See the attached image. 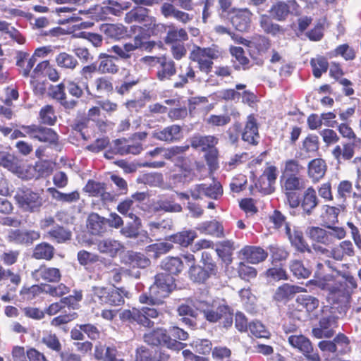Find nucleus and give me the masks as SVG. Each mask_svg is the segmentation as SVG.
I'll list each match as a JSON object with an SVG mask.
<instances>
[{
    "label": "nucleus",
    "instance_id": "obj_1",
    "mask_svg": "<svg viewBox=\"0 0 361 361\" xmlns=\"http://www.w3.org/2000/svg\"><path fill=\"white\" fill-rule=\"evenodd\" d=\"M174 288V279L171 274H158L155 276L154 284L149 288V295L142 294L140 296L139 300L141 303L151 305L161 304L162 300L167 297Z\"/></svg>",
    "mask_w": 361,
    "mask_h": 361
},
{
    "label": "nucleus",
    "instance_id": "obj_2",
    "mask_svg": "<svg viewBox=\"0 0 361 361\" xmlns=\"http://www.w3.org/2000/svg\"><path fill=\"white\" fill-rule=\"evenodd\" d=\"M192 305L203 313L204 317L209 322H216L229 312V307L224 300H214L212 303L195 298Z\"/></svg>",
    "mask_w": 361,
    "mask_h": 361
},
{
    "label": "nucleus",
    "instance_id": "obj_3",
    "mask_svg": "<svg viewBox=\"0 0 361 361\" xmlns=\"http://www.w3.org/2000/svg\"><path fill=\"white\" fill-rule=\"evenodd\" d=\"M159 314L160 312L154 307H143L141 309L125 310L120 313V318L123 321L135 322L150 328L154 324L152 319H157Z\"/></svg>",
    "mask_w": 361,
    "mask_h": 361
},
{
    "label": "nucleus",
    "instance_id": "obj_4",
    "mask_svg": "<svg viewBox=\"0 0 361 361\" xmlns=\"http://www.w3.org/2000/svg\"><path fill=\"white\" fill-rule=\"evenodd\" d=\"M154 44V42L144 43L142 37L135 35L128 42L114 45L111 51L117 56V59L128 60L133 56L137 49H145L150 51Z\"/></svg>",
    "mask_w": 361,
    "mask_h": 361
},
{
    "label": "nucleus",
    "instance_id": "obj_5",
    "mask_svg": "<svg viewBox=\"0 0 361 361\" xmlns=\"http://www.w3.org/2000/svg\"><path fill=\"white\" fill-rule=\"evenodd\" d=\"M15 199L18 207L24 212H37L42 205V198L40 195L30 189H18L15 195Z\"/></svg>",
    "mask_w": 361,
    "mask_h": 361
},
{
    "label": "nucleus",
    "instance_id": "obj_6",
    "mask_svg": "<svg viewBox=\"0 0 361 361\" xmlns=\"http://www.w3.org/2000/svg\"><path fill=\"white\" fill-rule=\"evenodd\" d=\"M318 286L329 291L328 298L334 303L345 305L349 302L351 298V290L348 289L346 285L341 281L328 283L323 281L318 282Z\"/></svg>",
    "mask_w": 361,
    "mask_h": 361
},
{
    "label": "nucleus",
    "instance_id": "obj_7",
    "mask_svg": "<svg viewBox=\"0 0 361 361\" xmlns=\"http://www.w3.org/2000/svg\"><path fill=\"white\" fill-rule=\"evenodd\" d=\"M190 192L193 200L204 197L218 200L223 195V188L219 182L214 180L211 183L196 184L190 188Z\"/></svg>",
    "mask_w": 361,
    "mask_h": 361
},
{
    "label": "nucleus",
    "instance_id": "obj_8",
    "mask_svg": "<svg viewBox=\"0 0 361 361\" xmlns=\"http://www.w3.org/2000/svg\"><path fill=\"white\" fill-rule=\"evenodd\" d=\"M21 129H23L30 138L36 139L39 142L56 145L59 140L57 133L49 128L38 125H30L22 126Z\"/></svg>",
    "mask_w": 361,
    "mask_h": 361
},
{
    "label": "nucleus",
    "instance_id": "obj_9",
    "mask_svg": "<svg viewBox=\"0 0 361 361\" xmlns=\"http://www.w3.org/2000/svg\"><path fill=\"white\" fill-rule=\"evenodd\" d=\"M289 344L302 353L309 361H320L317 353L313 351L310 341L303 335H291L288 338Z\"/></svg>",
    "mask_w": 361,
    "mask_h": 361
},
{
    "label": "nucleus",
    "instance_id": "obj_10",
    "mask_svg": "<svg viewBox=\"0 0 361 361\" xmlns=\"http://www.w3.org/2000/svg\"><path fill=\"white\" fill-rule=\"evenodd\" d=\"M299 6L295 0H288L287 3L277 1L269 9L271 16L278 21H284L290 13L298 15Z\"/></svg>",
    "mask_w": 361,
    "mask_h": 361
},
{
    "label": "nucleus",
    "instance_id": "obj_11",
    "mask_svg": "<svg viewBox=\"0 0 361 361\" xmlns=\"http://www.w3.org/2000/svg\"><path fill=\"white\" fill-rule=\"evenodd\" d=\"M141 24H142V26L138 27L140 32L136 36L142 37L144 43L149 42L147 39L151 35H158L166 30V25L162 23H157L156 19L150 16L149 13H147Z\"/></svg>",
    "mask_w": 361,
    "mask_h": 361
},
{
    "label": "nucleus",
    "instance_id": "obj_12",
    "mask_svg": "<svg viewBox=\"0 0 361 361\" xmlns=\"http://www.w3.org/2000/svg\"><path fill=\"white\" fill-rule=\"evenodd\" d=\"M252 13L248 8H233L228 17L233 26L240 32H247L251 24Z\"/></svg>",
    "mask_w": 361,
    "mask_h": 361
},
{
    "label": "nucleus",
    "instance_id": "obj_13",
    "mask_svg": "<svg viewBox=\"0 0 361 361\" xmlns=\"http://www.w3.org/2000/svg\"><path fill=\"white\" fill-rule=\"evenodd\" d=\"M32 276L37 281L55 283L60 281L61 274L57 268L40 266L39 269L32 272Z\"/></svg>",
    "mask_w": 361,
    "mask_h": 361
},
{
    "label": "nucleus",
    "instance_id": "obj_14",
    "mask_svg": "<svg viewBox=\"0 0 361 361\" xmlns=\"http://www.w3.org/2000/svg\"><path fill=\"white\" fill-rule=\"evenodd\" d=\"M176 74L175 62L169 57L161 55V61L157 71V78L159 81L169 80Z\"/></svg>",
    "mask_w": 361,
    "mask_h": 361
},
{
    "label": "nucleus",
    "instance_id": "obj_15",
    "mask_svg": "<svg viewBox=\"0 0 361 361\" xmlns=\"http://www.w3.org/2000/svg\"><path fill=\"white\" fill-rule=\"evenodd\" d=\"M161 12L165 18H173L183 24H186L193 19V15L179 10L170 3H164L161 7Z\"/></svg>",
    "mask_w": 361,
    "mask_h": 361
},
{
    "label": "nucleus",
    "instance_id": "obj_16",
    "mask_svg": "<svg viewBox=\"0 0 361 361\" xmlns=\"http://www.w3.org/2000/svg\"><path fill=\"white\" fill-rule=\"evenodd\" d=\"M258 123L254 115H249L242 133V139L251 145H257L259 139Z\"/></svg>",
    "mask_w": 361,
    "mask_h": 361
},
{
    "label": "nucleus",
    "instance_id": "obj_17",
    "mask_svg": "<svg viewBox=\"0 0 361 361\" xmlns=\"http://www.w3.org/2000/svg\"><path fill=\"white\" fill-rule=\"evenodd\" d=\"M182 136L178 125H171L160 130H154L152 137L161 141L173 142L179 140Z\"/></svg>",
    "mask_w": 361,
    "mask_h": 361
},
{
    "label": "nucleus",
    "instance_id": "obj_18",
    "mask_svg": "<svg viewBox=\"0 0 361 361\" xmlns=\"http://www.w3.org/2000/svg\"><path fill=\"white\" fill-rule=\"evenodd\" d=\"M39 237V233L36 231L11 230L8 234L10 241L19 244H32Z\"/></svg>",
    "mask_w": 361,
    "mask_h": 361
},
{
    "label": "nucleus",
    "instance_id": "obj_19",
    "mask_svg": "<svg viewBox=\"0 0 361 361\" xmlns=\"http://www.w3.org/2000/svg\"><path fill=\"white\" fill-rule=\"evenodd\" d=\"M94 245L99 252L112 257L116 256L119 251L123 249V245L119 241L111 238L97 240Z\"/></svg>",
    "mask_w": 361,
    "mask_h": 361
},
{
    "label": "nucleus",
    "instance_id": "obj_20",
    "mask_svg": "<svg viewBox=\"0 0 361 361\" xmlns=\"http://www.w3.org/2000/svg\"><path fill=\"white\" fill-rule=\"evenodd\" d=\"M243 258L250 264H258L266 259L267 252L262 248L256 246H245L240 250Z\"/></svg>",
    "mask_w": 361,
    "mask_h": 361
},
{
    "label": "nucleus",
    "instance_id": "obj_21",
    "mask_svg": "<svg viewBox=\"0 0 361 361\" xmlns=\"http://www.w3.org/2000/svg\"><path fill=\"white\" fill-rule=\"evenodd\" d=\"M305 291L301 286L284 283L279 286L274 294V299L279 302H286L293 298L296 293Z\"/></svg>",
    "mask_w": 361,
    "mask_h": 361
},
{
    "label": "nucleus",
    "instance_id": "obj_22",
    "mask_svg": "<svg viewBox=\"0 0 361 361\" xmlns=\"http://www.w3.org/2000/svg\"><path fill=\"white\" fill-rule=\"evenodd\" d=\"M319 199L316 191L312 187H309L303 193L301 207L303 212L310 215L318 205Z\"/></svg>",
    "mask_w": 361,
    "mask_h": 361
},
{
    "label": "nucleus",
    "instance_id": "obj_23",
    "mask_svg": "<svg viewBox=\"0 0 361 361\" xmlns=\"http://www.w3.org/2000/svg\"><path fill=\"white\" fill-rule=\"evenodd\" d=\"M285 233L289 239L291 245L298 251L301 252H311V250L303 238L302 232L295 229L292 231L290 227H286V232Z\"/></svg>",
    "mask_w": 361,
    "mask_h": 361
},
{
    "label": "nucleus",
    "instance_id": "obj_24",
    "mask_svg": "<svg viewBox=\"0 0 361 361\" xmlns=\"http://www.w3.org/2000/svg\"><path fill=\"white\" fill-rule=\"evenodd\" d=\"M217 142V138L212 135H195L192 137L190 143L192 147L195 149L209 152L212 149H215Z\"/></svg>",
    "mask_w": 361,
    "mask_h": 361
},
{
    "label": "nucleus",
    "instance_id": "obj_25",
    "mask_svg": "<svg viewBox=\"0 0 361 361\" xmlns=\"http://www.w3.org/2000/svg\"><path fill=\"white\" fill-rule=\"evenodd\" d=\"M100 62L97 66L98 71L102 74H115L118 71V66L116 63V57L101 54L99 56Z\"/></svg>",
    "mask_w": 361,
    "mask_h": 361
},
{
    "label": "nucleus",
    "instance_id": "obj_26",
    "mask_svg": "<svg viewBox=\"0 0 361 361\" xmlns=\"http://www.w3.org/2000/svg\"><path fill=\"white\" fill-rule=\"evenodd\" d=\"M326 162L322 159H314L308 164V176L314 182L321 179L326 173Z\"/></svg>",
    "mask_w": 361,
    "mask_h": 361
},
{
    "label": "nucleus",
    "instance_id": "obj_27",
    "mask_svg": "<svg viewBox=\"0 0 361 361\" xmlns=\"http://www.w3.org/2000/svg\"><path fill=\"white\" fill-rule=\"evenodd\" d=\"M196 228L203 234L212 235L218 238L224 236L223 226L216 221L202 222L199 224Z\"/></svg>",
    "mask_w": 361,
    "mask_h": 361
},
{
    "label": "nucleus",
    "instance_id": "obj_28",
    "mask_svg": "<svg viewBox=\"0 0 361 361\" xmlns=\"http://www.w3.org/2000/svg\"><path fill=\"white\" fill-rule=\"evenodd\" d=\"M128 217L133 220L129 222L125 227H123L120 232L126 238H135L139 235V230L142 226L141 220L133 213H129Z\"/></svg>",
    "mask_w": 361,
    "mask_h": 361
},
{
    "label": "nucleus",
    "instance_id": "obj_29",
    "mask_svg": "<svg viewBox=\"0 0 361 361\" xmlns=\"http://www.w3.org/2000/svg\"><path fill=\"white\" fill-rule=\"evenodd\" d=\"M56 11L57 13H59L60 16H61L62 13H66V15H64V18L59 20V23L63 25L81 20L82 18H80L79 15L87 14V13L85 11H82L81 10L77 11L76 9L68 6H62L57 8H56Z\"/></svg>",
    "mask_w": 361,
    "mask_h": 361
},
{
    "label": "nucleus",
    "instance_id": "obj_30",
    "mask_svg": "<svg viewBox=\"0 0 361 361\" xmlns=\"http://www.w3.org/2000/svg\"><path fill=\"white\" fill-rule=\"evenodd\" d=\"M169 338V336L166 334V330L163 329H157L144 335L145 341L152 345L165 346Z\"/></svg>",
    "mask_w": 361,
    "mask_h": 361
},
{
    "label": "nucleus",
    "instance_id": "obj_31",
    "mask_svg": "<svg viewBox=\"0 0 361 361\" xmlns=\"http://www.w3.org/2000/svg\"><path fill=\"white\" fill-rule=\"evenodd\" d=\"M334 247V259L336 261H342L345 257H353L355 254L354 245L349 240H345Z\"/></svg>",
    "mask_w": 361,
    "mask_h": 361
},
{
    "label": "nucleus",
    "instance_id": "obj_32",
    "mask_svg": "<svg viewBox=\"0 0 361 361\" xmlns=\"http://www.w3.org/2000/svg\"><path fill=\"white\" fill-rule=\"evenodd\" d=\"M197 237L194 230H183L169 237V240L182 247H187Z\"/></svg>",
    "mask_w": 361,
    "mask_h": 361
},
{
    "label": "nucleus",
    "instance_id": "obj_33",
    "mask_svg": "<svg viewBox=\"0 0 361 361\" xmlns=\"http://www.w3.org/2000/svg\"><path fill=\"white\" fill-rule=\"evenodd\" d=\"M106 220L96 213H92L87 219V228L93 235H98L104 233L106 230Z\"/></svg>",
    "mask_w": 361,
    "mask_h": 361
},
{
    "label": "nucleus",
    "instance_id": "obj_34",
    "mask_svg": "<svg viewBox=\"0 0 361 361\" xmlns=\"http://www.w3.org/2000/svg\"><path fill=\"white\" fill-rule=\"evenodd\" d=\"M47 192L51 195L53 199L63 203L71 204L76 202L80 199V194L78 191L63 193L59 191L55 188H49Z\"/></svg>",
    "mask_w": 361,
    "mask_h": 361
},
{
    "label": "nucleus",
    "instance_id": "obj_35",
    "mask_svg": "<svg viewBox=\"0 0 361 361\" xmlns=\"http://www.w3.org/2000/svg\"><path fill=\"white\" fill-rule=\"evenodd\" d=\"M235 250L234 243L232 240H226L221 242L216 249L218 255L226 264H231L232 262V254Z\"/></svg>",
    "mask_w": 361,
    "mask_h": 361
},
{
    "label": "nucleus",
    "instance_id": "obj_36",
    "mask_svg": "<svg viewBox=\"0 0 361 361\" xmlns=\"http://www.w3.org/2000/svg\"><path fill=\"white\" fill-rule=\"evenodd\" d=\"M56 63L61 68L73 71L79 63L75 57L66 52H61L56 56Z\"/></svg>",
    "mask_w": 361,
    "mask_h": 361
},
{
    "label": "nucleus",
    "instance_id": "obj_37",
    "mask_svg": "<svg viewBox=\"0 0 361 361\" xmlns=\"http://www.w3.org/2000/svg\"><path fill=\"white\" fill-rule=\"evenodd\" d=\"M161 267L171 274H178L183 269V262L178 257H166L161 262Z\"/></svg>",
    "mask_w": 361,
    "mask_h": 361
},
{
    "label": "nucleus",
    "instance_id": "obj_38",
    "mask_svg": "<svg viewBox=\"0 0 361 361\" xmlns=\"http://www.w3.org/2000/svg\"><path fill=\"white\" fill-rule=\"evenodd\" d=\"M124 297L129 298V292L124 288H114L109 290L108 303L114 306H119L124 304Z\"/></svg>",
    "mask_w": 361,
    "mask_h": 361
},
{
    "label": "nucleus",
    "instance_id": "obj_39",
    "mask_svg": "<svg viewBox=\"0 0 361 361\" xmlns=\"http://www.w3.org/2000/svg\"><path fill=\"white\" fill-rule=\"evenodd\" d=\"M156 211H164L166 212H180L182 207L180 204L174 202L172 198H161L154 204Z\"/></svg>",
    "mask_w": 361,
    "mask_h": 361
},
{
    "label": "nucleus",
    "instance_id": "obj_40",
    "mask_svg": "<svg viewBox=\"0 0 361 361\" xmlns=\"http://www.w3.org/2000/svg\"><path fill=\"white\" fill-rule=\"evenodd\" d=\"M54 248L47 243H42L36 245L32 257L37 259L49 260L53 257Z\"/></svg>",
    "mask_w": 361,
    "mask_h": 361
},
{
    "label": "nucleus",
    "instance_id": "obj_41",
    "mask_svg": "<svg viewBox=\"0 0 361 361\" xmlns=\"http://www.w3.org/2000/svg\"><path fill=\"white\" fill-rule=\"evenodd\" d=\"M344 207L339 205L338 207L325 206L324 212L322 217L325 226L334 225L338 222V216L341 209Z\"/></svg>",
    "mask_w": 361,
    "mask_h": 361
},
{
    "label": "nucleus",
    "instance_id": "obj_42",
    "mask_svg": "<svg viewBox=\"0 0 361 361\" xmlns=\"http://www.w3.org/2000/svg\"><path fill=\"white\" fill-rule=\"evenodd\" d=\"M41 343L49 350L59 353L62 349V345L58 336L51 332H44L41 338Z\"/></svg>",
    "mask_w": 361,
    "mask_h": 361
},
{
    "label": "nucleus",
    "instance_id": "obj_43",
    "mask_svg": "<svg viewBox=\"0 0 361 361\" xmlns=\"http://www.w3.org/2000/svg\"><path fill=\"white\" fill-rule=\"evenodd\" d=\"M269 221L272 224V227L280 231L286 232V227H290L288 222L286 221V216L279 210H274L269 216Z\"/></svg>",
    "mask_w": 361,
    "mask_h": 361
},
{
    "label": "nucleus",
    "instance_id": "obj_44",
    "mask_svg": "<svg viewBox=\"0 0 361 361\" xmlns=\"http://www.w3.org/2000/svg\"><path fill=\"white\" fill-rule=\"evenodd\" d=\"M259 25L264 32L274 36L282 32L281 27L273 23L270 17L266 14L260 16Z\"/></svg>",
    "mask_w": 361,
    "mask_h": 361
},
{
    "label": "nucleus",
    "instance_id": "obj_45",
    "mask_svg": "<svg viewBox=\"0 0 361 361\" xmlns=\"http://www.w3.org/2000/svg\"><path fill=\"white\" fill-rule=\"evenodd\" d=\"M319 326L324 329L325 337L330 338L334 334V329L338 326V317L334 314L323 317L319 320Z\"/></svg>",
    "mask_w": 361,
    "mask_h": 361
},
{
    "label": "nucleus",
    "instance_id": "obj_46",
    "mask_svg": "<svg viewBox=\"0 0 361 361\" xmlns=\"http://www.w3.org/2000/svg\"><path fill=\"white\" fill-rule=\"evenodd\" d=\"M48 237L56 241L59 243H62L71 239V233L60 226H53L48 232Z\"/></svg>",
    "mask_w": 361,
    "mask_h": 361
},
{
    "label": "nucleus",
    "instance_id": "obj_47",
    "mask_svg": "<svg viewBox=\"0 0 361 361\" xmlns=\"http://www.w3.org/2000/svg\"><path fill=\"white\" fill-rule=\"evenodd\" d=\"M289 269L292 274L298 279H307L311 274V270L305 267L303 263L298 259L290 261Z\"/></svg>",
    "mask_w": 361,
    "mask_h": 361
},
{
    "label": "nucleus",
    "instance_id": "obj_48",
    "mask_svg": "<svg viewBox=\"0 0 361 361\" xmlns=\"http://www.w3.org/2000/svg\"><path fill=\"white\" fill-rule=\"evenodd\" d=\"M102 30L106 36L114 39L122 38L127 32L121 24H106L102 27Z\"/></svg>",
    "mask_w": 361,
    "mask_h": 361
},
{
    "label": "nucleus",
    "instance_id": "obj_49",
    "mask_svg": "<svg viewBox=\"0 0 361 361\" xmlns=\"http://www.w3.org/2000/svg\"><path fill=\"white\" fill-rule=\"evenodd\" d=\"M149 11L147 8L143 6L135 7L126 14L124 20L128 24L134 22L141 23Z\"/></svg>",
    "mask_w": 361,
    "mask_h": 361
},
{
    "label": "nucleus",
    "instance_id": "obj_50",
    "mask_svg": "<svg viewBox=\"0 0 361 361\" xmlns=\"http://www.w3.org/2000/svg\"><path fill=\"white\" fill-rule=\"evenodd\" d=\"M97 71H98V68L97 64L96 63H92L90 65L83 66L80 71V74L82 76L81 84L89 94H90V91L89 88L88 80L92 78L94 73H95Z\"/></svg>",
    "mask_w": 361,
    "mask_h": 361
},
{
    "label": "nucleus",
    "instance_id": "obj_51",
    "mask_svg": "<svg viewBox=\"0 0 361 361\" xmlns=\"http://www.w3.org/2000/svg\"><path fill=\"white\" fill-rule=\"evenodd\" d=\"M195 72L190 65H188L185 68L181 69L178 75V80L175 82L173 87L180 88L184 87L189 80H195Z\"/></svg>",
    "mask_w": 361,
    "mask_h": 361
},
{
    "label": "nucleus",
    "instance_id": "obj_52",
    "mask_svg": "<svg viewBox=\"0 0 361 361\" xmlns=\"http://www.w3.org/2000/svg\"><path fill=\"white\" fill-rule=\"evenodd\" d=\"M188 39V34L185 29L177 28L174 26L169 27L167 32L165 42L166 44L173 43L177 41H185Z\"/></svg>",
    "mask_w": 361,
    "mask_h": 361
},
{
    "label": "nucleus",
    "instance_id": "obj_53",
    "mask_svg": "<svg viewBox=\"0 0 361 361\" xmlns=\"http://www.w3.org/2000/svg\"><path fill=\"white\" fill-rule=\"evenodd\" d=\"M39 121L42 123L53 126L56 121V116L54 108L51 105H46L39 111Z\"/></svg>",
    "mask_w": 361,
    "mask_h": 361
},
{
    "label": "nucleus",
    "instance_id": "obj_54",
    "mask_svg": "<svg viewBox=\"0 0 361 361\" xmlns=\"http://www.w3.org/2000/svg\"><path fill=\"white\" fill-rule=\"evenodd\" d=\"M128 257L130 266L133 268H145L149 264V260L139 252H128Z\"/></svg>",
    "mask_w": 361,
    "mask_h": 361
},
{
    "label": "nucleus",
    "instance_id": "obj_55",
    "mask_svg": "<svg viewBox=\"0 0 361 361\" xmlns=\"http://www.w3.org/2000/svg\"><path fill=\"white\" fill-rule=\"evenodd\" d=\"M189 275L192 281L197 283H204L209 277L208 270L196 265H191L189 269Z\"/></svg>",
    "mask_w": 361,
    "mask_h": 361
},
{
    "label": "nucleus",
    "instance_id": "obj_56",
    "mask_svg": "<svg viewBox=\"0 0 361 361\" xmlns=\"http://www.w3.org/2000/svg\"><path fill=\"white\" fill-rule=\"evenodd\" d=\"M310 63L312 67L313 75L317 78H320L323 73L326 72L329 67L328 61L324 57L312 59Z\"/></svg>",
    "mask_w": 361,
    "mask_h": 361
},
{
    "label": "nucleus",
    "instance_id": "obj_57",
    "mask_svg": "<svg viewBox=\"0 0 361 361\" xmlns=\"http://www.w3.org/2000/svg\"><path fill=\"white\" fill-rule=\"evenodd\" d=\"M308 235L313 240L323 244H330L328 238L327 231L319 227H311L309 228Z\"/></svg>",
    "mask_w": 361,
    "mask_h": 361
},
{
    "label": "nucleus",
    "instance_id": "obj_58",
    "mask_svg": "<svg viewBox=\"0 0 361 361\" xmlns=\"http://www.w3.org/2000/svg\"><path fill=\"white\" fill-rule=\"evenodd\" d=\"M268 250L273 262L286 260L289 255L288 252L284 247L279 246L277 244L270 245Z\"/></svg>",
    "mask_w": 361,
    "mask_h": 361
},
{
    "label": "nucleus",
    "instance_id": "obj_59",
    "mask_svg": "<svg viewBox=\"0 0 361 361\" xmlns=\"http://www.w3.org/2000/svg\"><path fill=\"white\" fill-rule=\"evenodd\" d=\"M94 84L97 92L99 94H108L113 90V84L107 77L103 76L95 79Z\"/></svg>",
    "mask_w": 361,
    "mask_h": 361
},
{
    "label": "nucleus",
    "instance_id": "obj_60",
    "mask_svg": "<svg viewBox=\"0 0 361 361\" xmlns=\"http://www.w3.org/2000/svg\"><path fill=\"white\" fill-rule=\"evenodd\" d=\"M109 290L104 287L93 286L90 290V296L94 302L104 304L108 302Z\"/></svg>",
    "mask_w": 361,
    "mask_h": 361
},
{
    "label": "nucleus",
    "instance_id": "obj_61",
    "mask_svg": "<svg viewBox=\"0 0 361 361\" xmlns=\"http://www.w3.org/2000/svg\"><path fill=\"white\" fill-rule=\"evenodd\" d=\"M193 51L196 52L199 56H204L211 61L217 59L221 56V51L216 46L207 48L197 47Z\"/></svg>",
    "mask_w": 361,
    "mask_h": 361
},
{
    "label": "nucleus",
    "instance_id": "obj_62",
    "mask_svg": "<svg viewBox=\"0 0 361 361\" xmlns=\"http://www.w3.org/2000/svg\"><path fill=\"white\" fill-rule=\"evenodd\" d=\"M85 190L92 196L104 197L109 193L104 191V184L93 180H89L85 186Z\"/></svg>",
    "mask_w": 361,
    "mask_h": 361
},
{
    "label": "nucleus",
    "instance_id": "obj_63",
    "mask_svg": "<svg viewBox=\"0 0 361 361\" xmlns=\"http://www.w3.org/2000/svg\"><path fill=\"white\" fill-rule=\"evenodd\" d=\"M297 302L307 312H312L319 306V300L311 295H301L297 298Z\"/></svg>",
    "mask_w": 361,
    "mask_h": 361
},
{
    "label": "nucleus",
    "instance_id": "obj_64",
    "mask_svg": "<svg viewBox=\"0 0 361 361\" xmlns=\"http://www.w3.org/2000/svg\"><path fill=\"white\" fill-rule=\"evenodd\" d=\"M230 122L231 117L228 114L223 115L212 114L206 119V123L213 127L224 126Z\"/></svg>",
    "mask_w": 361,
    "mask_h": 361
}]
</instances>
